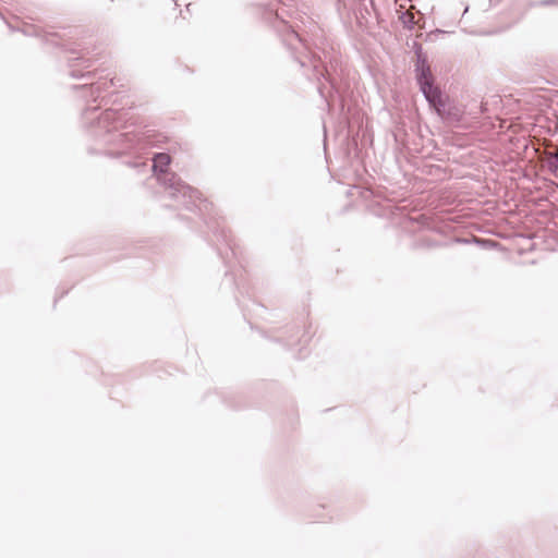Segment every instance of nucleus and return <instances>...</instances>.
Listing matches in <instances>:
<instances>
[{"label":"nucleus","instance_id":"obj_1","mask_svg":"<svg viewBox=\"0 0 558 558\" xmlns=\"http://www.w3.org/2000/svg\"><path fill=\"white\" fill-rule=\"evenodd\" d=\"M412 48L416 58L414 72L420 90L428 105L437 112H440V110L445 108V102L442 100L441 90L434 83V76L427 61V56L423 51L422 45L415 40L413 41Z\"/></svg>","mask_w":558,"mask_h":558},{"label":"nucleus","instance_id":"obj_2","mask_svg":"<svg viewBox=\"0 0 558 558\" xmlns=\"http://www.w3.org/2000/svg\"><path fill=\"white\" fill-rule=\"evenodd\" d=\"M153 170L157 175L158 181L165 185L166 189L169 190L170 196L172 198L178 199L179 194L182 195L183 198H189L190 201H184L183 204L189 206L195 198H198V192L192 189L191 186L184 184L179 177L174 173H170L167 171V167L169 166L171 158L166 153L156 154L153 159Z\"/></svg>","mask_w":558,"mask_h":558},{"label":"nucleus","instance_id":"obj_3","mask_svg":"<svg viewBox=\"0 0 558 558\" xmlns=\"http://www.w3.org/2000/svg\"><path fill=\"white\" fill-rule=\"evenodd\" d=\"M363 198L368 199L369 197H374V199L368 204V209L376 216H381V196L374 195L371 190H366L363 192Z\"/></svg>","mask_w":558,"mask_h":558},{"label":"nucleus","instance_id":"obj_4","mask_svg":"<svg viewBox=\"0 0 558 558\" xmlns=\"http://www.w3.org/2000/svg\"><path fill=\"white\" fill-rule=\"evenodd\" d=\"M397 13L399 14L398 19L402 23L404 28L412 29L414 27L415 21L414 15L412 13L399 10H397Z\"/></svg>","mask_w":558,"mask_h":558},{"label":"nucleus","instance_id":"obj_5","mask_svg":"<svg viewBox=\"0 0 558 558\" xmlns=\"http://www.w3.org/2000/svg\"><path fill=\"white\" fill-rule=\"evenodd\" d=\"M546 166L555 175L558 177V154L557 153H547L546 155Z\"/></svg>","mask_w":558,"mask_h":558},{"label":"nucleus","instance_id":"obj_6","mask_svg":"<svg viewBox=\"0 0 558 558\" xmlns=\"http://www.w3.org/2000/svg\"><path fill=\"white\" fill-rule=\"evenodd\" d=\"M116 116L117 113L113 110L104 111L98 118V125L101 128H107L109 123L116 119Z\"/></svg>","mask_w":558,"mask_h":558},{"label":"nucleus","instance_id":"obj_7","mask_svg":"<svg viewBox=\"0 0 558 558\" xmlns=\"http://www.w3.org/2000/svg\"><path fill=\"white\" fill-rule=\"evenodd\" d=\"M536 5H539V7L557 5L558 7V0H539L536 2Z\"/></svg>","mask_w":558,"mask_h":558},{"label":"nucleus","instance_id":"obj_8","mask_svg":"<svg viewBox=\"0 0 558 558\" xmlns=\"http://www.w3.org/2000/svg\"><path fill=\"white\" fill-rule=\"evenodd\" d=\"M408 0H395L396 4H399L401 9L404 8L403 2H407Z\"/></svg>","mask_w":558,"mask_h":558}]
</instances>
